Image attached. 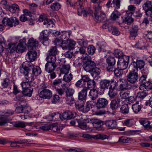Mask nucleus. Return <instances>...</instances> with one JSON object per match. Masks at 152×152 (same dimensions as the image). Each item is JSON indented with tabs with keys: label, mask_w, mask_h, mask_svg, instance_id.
Returning a JSON list of instances; mask_svg holds the SVG:
<instances>
[{
	"label": "nucleus",
	"mask_w": 152,
	"mask_h": 152,
	"mask_svg": "<svg viewBox=\"0 0 152 152\" xmlns=\"http://www.w3.org/2000/svg\"><path fill=\"white\" fill-rule=\"evenodd\" d=\"M28 42L29 51L26 54L27 57V62L31 63L36 58L37 53L36 50L38 46V42L31 38L29 39Z\"/></svg>",
	"instance_id": "f257e3e1"
},
{
	"label": "nucleus",
	"mask_w": 152,
	"mask_h": 152,
	"mask_svg": "<svg viewBox=\"0 0 152 152\" xmlns=\"http://www.w3.org/2000/svg\"><path fill=\"white\" fill-rule=\"evenodd\" d=\"M48 85L46 83H42L40 85L42 90L39 94L41 98L45 99H50L52 96L51 91L48 89Z\"/></svg>",
	"instance_id": "f03ea898"
},
{
	"label": "nucleus",
	"mask_w": 152,
	"mask_h": 152,
	"mask_svg": "<svg viewBox=\"0 0 152 152\" xmlns=\"http://www.w3.org/2000/svg\"><path fill=\"white\" fill-rule=\"evenodd\" d=\"M129 72L126 76V79L130 84H135L137 81L138 79V75L137 69H129Z\"/></svg>",
	"instance_id": "7ed1b4c3"
},
{
	"label": "nucleus",
	"mask_w": 152,
	"mask_h": 152,
	"mask_svg": "<svg viewBox=\"0 0 152 152\" xmlns=\"http://www.w3.org/2000/svg\"><path fill=\"white\" fill-rule=\"evenodd\" d=\"M23 66L24 68H27V70H28L31 71V69L33 75L35 76L38 75L41 73L42 71L40 68L39 66H34L31 63L28 62H23Z\"/></svg>",
	"instance_id": "20e7f679"
},
{
	"label": "nucleus",
	"mask_w": 152,
	"mask_h": 152,
	"mask_svg": "<svg viewBox=\"0 0 152 152\" xmlns=\"http://www.w3.org/2000/svg\"><path fill=\"white\" fill-rule=\"evenodd\" d=\"M2 24H0V28H4V26L5 25V22L6 25L10 27L13 26H15L19 23L18 20L16 17H12L11 18H4L2 20Z\"/></svg>",
	"instance_id": "39448f33"
},
{
	"label": "nucleus",
	"mask_w": 152,
	"mask_h": 152,
	"mask_svg": "<svg viewBox=\"0 0 152 152\" xmlns=\"http://www.w3.org/2000/svg\"><path fill=\"white\" fill-rule=\"evenodd\" d=\"M38 21L40 22H43V24L46 26V28L53 27V26H55L54 24L55 22V20L54 19L50 20L47 19L45 16L43 15H40L39 16Z\"/></svg>",
	"instance_id": "423d86ee"
},
{
	"label": "nucleus",
	"mask_w": 152,
	"mask_h": 152,
	"mask_svg": "<svg viewBox=\"0 0 152 152\" xmlns=\"http://www.w3.org/2000/svg\"><path fill=\"white\" fill-rule=\"evenodd\" d=\"M129 59L128 56H124L123 58H119L117 62L118 68L122 70L126 69L128 66Z\"/></svg>",
	"instance_id": "0eeeda50"
},
{
	"label": "nucleus",
	"mask_w": 152,
	"mask_h": 152,
	"mask_svg": "<svg viewBox=\"0 0 152 152\" xmlns=\"http://www.w3.org/2000/svg\"><path fill=\"white\" fill-rule=\"evenodd\" d=\"M24 67L23 66V63L22 64V67L20 69V72L25 75V77L27 82H31L34 80V75L32 74L31 73H29V72L30 71L28 70L27 68Z\"/></svg>",
	"instance_id": "6e6552de"
},
{
	"label": "nucleus",
	"mask_w": 152,
	"mask_h": 152,
	"mask_svg": "<svg viewBox=\"0 0 152 152\" xmlns=\"http://www.w3.org/2000/svg\"><path fill=\"white\" fill-rule=\"evenodd\" d=\"M107 64V71L111 72L114 69L116 63V60L114 57L110 56L106 60Z\"/></svg>",
	"instance_id": "1a4fd4ad"
},
{
	"label": "nucleus",
	"mask_w": 152,
	"mask_h": 152,
	"mask_svg": "<svg viewBox=\"0 0 152 152\" xmlns=\"http://www.w3.org/2000/svg\"><path fill=\"white\" fill-rule=\"evenodd\" d=\"M97 109H103L106 107L108 104V101L105 98H99L95 102Z\"/></svg>",
	"instance_id": "9d476101"
},
{
	"label": "nucleus",
	"mask_w": 152,
	"mask_h": 152,
	"mask_svg": "<svg viewBox=\"0 0 152 152\" xmlns=\"http://www.w3.org/2000/svg\"><path fill=\"white\" fill-rule=\"evenodd\" d=\"M145 65V61L142 60H138L136 61L132 62L129 65V69H137L138 72V68L141 69L144 67Z\"/></svg>",
	"instance_id": "9b49d317"
},
{
	"label": "nucleus",
	"mask_w": 152,
	"mask_h": 152,
	"mask_svg": "<svg viewBox=\"0 0 152 152\" xmlns=\"http://www.w3.org/2000/svg\"><path fill=\"white\" fill-rule=\"evenodd\" d=\"M120 84L119 89L121 91H124L131 89V86L127 79H120Z\"/></svg>",
	"instance_id": "f8f14e48"
},
{
	"label": "nucleus",
	"mask_w": 152,
	"mask_h": 152,
	"mask_svg": "<svg viewBox=\"0 0 152 152\" xmlns=\"http://www.w3.org/2000/svg\"><path fill=\"white\" fill-rule=\"evenodd\" d=\"M122 100L120 98H115L111 101L110 103V108L113 111L119 108L122 104Z\"/></svg>",
	"instance_id": "ddd939ff"
},
{
	"label": "nucleus",
	"mask_w": 152,
	"mask_h": 152,
	"mask_svg": "<svg viewBox=\"0 0 152 152\" xmlns=\"http://www.w3.org/2000/svg\"><path fill=\"white\" fill-rule=\"evenodd\" d=\"M116 82L112 80L110 81L109 80L103 79L100 80V86L101 91H104L106 89H107L109 86H111L112 83Z\"/></svg>",
	"instance_id": "4468645a"
},
{
	"label": "nucleus",
	"mask_w": 152,
	"mask_h": 152,
	"mask_svg": "<svg viewBox=\"0 0 152 152\" xmlns=\"http://www.w3.org/2000/svg\"><path fill=\"white\" fill-rule=\"evenodd\" d=\"M116 84V82L112 83L111 86H110L109 88L108 95L111 99L114 98L117 95V91L115 88Z\"/></svg>",
	"instance_id": "2eb2a0df"
},
{
	"label": "nucleus",
	"mask_w": 152,
	"mask_h": 152,
	"mask_svg": "<svg viewBox=\"0 0 152 152\" xmlns=\"http://www.w3.org/2000/svg\"><path fill=\"white\" fill-rule=\"evenodd\" d=\"M96 64L91 60H87L84 62L83 66L86 71L90 72L94 67L95 66Z\"/></svg>",
	"instance_id": "dca6fc26"
},
{
	"label": "nucleus",
	"mask_w": 152,
	"mask_h": 152,
	"mask_svg": "<svg viewBox=\"0 0 152 152\" xmlns=\"http://www.w3.org/2000/svg\"><path fill=\"white\" fill-rule=\"evenodd\" d=\"M88 90V88L84 87L78 93V99L79 100L82 101V102H83V103L86 101Z\"/></svg>",
	"instance_id": "f3484780"
},
{
	"label": "nucleus",
	"mask_w": 152,
	"mask_h": 152,
	"mask_svg": "<svg viewBox=\"0 0 152 152\" xmlns=\"http://www.w3.org/2000/svg\"><path fill=\"white\" fill-rule=\"evenodd\" d=\"M90 102H87L85 106L84 105L85 102H84V103H83V102H82L81 103V104H78L76 106V107L80 111L84 113H87L90 110L91 107Z\"/></svg>",
	"instance_id": "a211bd4d"
},
{
	"label": "nucleus",
	"mask_w": 152,
	"mask_h": 152,
	"mask_svg": "<svg viewBox=\"0 0 152 152\" xmlns=\"http://www.w3.org/2000/svg\"><path fill=\"white\" fill-rule=\"evenodd\" d=\"M132 14V12L129 11H127L125 16L121 17L122 22L127 24H130L133 21V19L131 17Z\"/></svg>",
	"instance_id": "6ab92c4d"
},
{
	"label": "nucleus",
	"mask_w": 152,
	"mask_h": 152,
	"mask_svg": "<svg viewBox=\"0 0 152 152\" xmlns=\"http://www.w3.org/2000/svg\"><path fill=\"white\" fill-rule=\"evenodd\" d=\"M64 43L65 44V46H62V48L63 50L67 49V48L69 50L72 49L76 44L75 41L69 39L64 41Z\"/></svg>",
	"instance_id": "aec40b11"
},
{
	"label": "nucleus",
	"mask_w": 152,
	"mask_h": 152,
	"mask_svg": "<svg viewBox=\"0 0 152 152\" xmlns=\"http://www.w3.org/2000/svg\"><path fill=\"white\" fill-rule=\"evenodd\" d=\"M91 121L95 127L98 130H103L104 129L102 127L103 124V122L97 119L92 118L91 119Z\"/></svg>",
	"instance_id": "412c9836"
},
{
	"label": "nucleus",
	"mask_w": 152,
	"mask_h": 152,
	"mask_svg": "<svg viewBox=\"0 0 152 152\" xmlns=\"http://www.w3.org/2000/svg\"><path fill=\"white\" fill-rule=\"evenodd\" d=\"M60 118L62 120L70 119L74 117L73 114L71 111L67 110L61 114Z\"/></svg>",
	"instance_id": "4be33fe9"
},
{
	"label": "nucleus",
	"mask_w": 152,
	"mask_h": 152,
	"mask_svg": "<svg viewBox=\"0 0 152 152\" xmlns=\"http://www.w3.org/2000/svg\"><path fill=\"white\" fill-rule=\"evenodd\" d=\"M94 15L96 20L98 22H103L107 20L105 13L102 11Z\"/></svg>",
	"instance_id": "5701e85b"
},
{
	"label": "nucleus",
	"mask_w": 152,
	"mask_h": 152,
	"mask_svg": "<svg viewBox=\"0 0 152 152\" xmlns=\"http://www.w3.org/2000/svg\"><path fill=\"white\" fill-rule=\"evenodd\" d=\"M8 121L7 115H0V126H4L5 124L11 126L12 124L9 123Z\"/></svg>",
	"instance_id": "b1692460"
},
{
	"label": "nucleus",
	"mask_w": 152,
	"mask_h": 152,
	"mask_svg": "<svg viewBox=\"0 0 152 152\" xmlns=\"http://www.w3.org/2000/svg\"><path fill=\"white\" fill-rule=\"evenodd\" d=\"M56 64L47 63L45 66V70L48 72H51L57 67Z\"/></svg>",
	"instance_id": "393cba45"
},
{
	"label": "nucleus",
	"mask_w": 152,
	"mask_h": 152,
	"mask_svg": "<svg viewBox=\"0 0 152 152\" xmlns=\"http://www.w3.org/2000/svg\"><path fill=\"white\" fill-rule=\"evenodd\" d=\"M62 80L61 79H58L55 80L52 83L53 87L55 89L59 87L60 85L61 86L63 87L66 86V84L65 83H62Z\"/></svg>",
	"instance_id": "a878e982"
},
{
	"label": "nucleus",
	"mask_w": 152,
	"mask_h": 152,
	"mask_svg": "<svg viewBox=\"0 0 152 152\" xmlns=\"http://www.w3.org/2000/svg\"><path fill=\"white\" fill-rule=\"evenodd\" d=\"M39 39L40 42H42L43 45L45 46L48 45L50 41L47 37L45 35H40Z\"/></svg>",
	"instance_id": "bb28decb"
},
{
	"label": "nucleus",
	"mask_w": 152,
	"mask_h": 152,
	"mask_svg": "<svg viewBox=\"0 0 152 152\" xmlns=\"http://www.w3.org/2000/svg\"><path fill=\"white\" fill-rule=\"evenodd\" d=\"M89 96L92 100H95L98 97L97 90L95 89H91L89 92Z\"/></svg>",
	"instance_id": "cd10ccee"
},
{
	"label": "nucleus",
	"mask_w": 152,
	"mask_h": 152,
	"mask_svg": "<svg viewBox=\"0 0 152 152\" xmlns=\"http://www.w3.org/2000/svg\"><path fill=\"white\" fill-rule=\"evenodd\" d=\"M25 42L26 39L25 38H23L22 40L21 39L20 40V52L23 53L27 50Z\"/></svg>",
	"instance_id": "c85d7f7f"
},
{
	"label": "nucleus",
	"mask_w": 152,
	"mask_h": 152,
	"mask_svg": "<svg viewBox=\"0 0 152 152\" xmlns=\"http://www.w3.org/2000/svg\"><path fill=\"white\" fill-rule=\"evenodd\" d=\"M102 2L96 3L94 4L93 8L94 10V15L102 11L101 10L102 7Z\"/></svg>",
	"instance_id": "c756f323"
},
{
	"label": "nucleus",
	"mask_w": 152,
	"mask_h": 152,
	"mask_svg": "<svg viewBox=\"0 0 152 152\" xmlns=\"http://www.w3.org/2000/svg\"><path fill=\"white\" fill-rule=\"evenodd\" d=\"M105 124L110 128L112 129H115L117 127L116 122L114 120H108L106 122Z\"/></svg>",
	"instance_id": "7c9ffc66"
},
{
	"label": "nucleus",
	"mask_w": 152,
	"mask_h": 152,
	"mask_svg": "<svg viewBox=\"0 0 152 152\" xmlns=\"http://www.w3.org/2000/svg\"><path fill=\"white\" fill-rule=\"evenodd\" d=\"M19 45V43L16 45V43H14L13 44H9L8 45V47L11 52H12L16 50L17 53H19V49L18 48Z\"/></svg>",
	"instance_id": "2f4dec72"
},
{
	"label": "nucleus",
	"mask_w": 152,
	"mask_h": 152,
	"mask_svg": "<svg viewBox=\"0 0 152 152\" xmlns=\"http://www.w3.org/2000/svg\"><path fill=\"white\" fill-rule=\"evenodd\" d=\"M50 130L58 133L61 132L63 129L62 126H58L55 124L53 123L50 124Z\"/></svg>",
	"instance_id": "473e14b6"
},
{
	"label": "nucleus",
	"mask_w": 152,
	"mask_h": 152,
	"mask_svg": "<svg viewBox=\"0 0 152 152\" xmlns=\"http://www.w3.org/2000/svg\"><path fill=\"white\" fill-rule=\"evenodd\" d=\"M82 1V5L80 6V2L79 1L80 8H78L77 9L78 14L80 16H81L83 14V16L86 17L88 14V13L87 11L82 8L83 4Z\"/></svg>",
	"instance_id": "72a5a7b5"
},
{
	"label": "nucleus",
	"mask_w": 152,
	"mask_h": 152,
	"mask_svg": "<svg viewBox=\"0 0 152 152\" xmlns=\"http://www.w3.org/2000/svg\"><path fill=\"white\" fill-rule=\"evenodd\" d=\"M100 71L101 70L99 68L94 67L90 72L93 77H95L99 74Z\"/></svg>",
	"instance_id": "f704fd0d"
},
{
	"label": "nucleus",
	"mask_w": 152,
	"mask_h": 152,
	"mask_svg": "<svg viewBox=\"0 0 152 152\" xmlns=\"http://www.w3.org/2000/svg\"><path fill=\"white\" fill-rule=\"evenodd\" d=\"M120 112L124 114H127L129 112V108L128 104L123 105L120 108Z\"/></svg>",
	"instance_id": "c9c22d12"
},
{
	"label": "nucleus",
	"mask_w": 152,
	"mask_h": 152,
	"mask_svg": "<svg viewBox=\"0 0 152 152\" xmlns=\"http://www.w3.org/2000/svg\"><path fill=\"white\" fill-rule=\"evenodd\" d=\"M58 52V50L56 46L51 47L50 49L48 51V55L56 56Z\"/></svg>",
	"instance_id": "e433bc0d"
},
{
	"label": "nucleus",
	"mask_w": 152,
	"mask_h": 152,
	"mask_svg": "<svg viewBox=\"0 0 152 152\" xmlns=\"http://www.w3.org/2000/svg\"><path fill=\"white\" fill-rule=\"evenodd\" d=\"M140 123L146 129L152 128V126L150 125V122L147 120H142L140 121Z\"/></svg>",
	"instance_id": "4c0bfd02"
},
{
	"label": "nucleus",
	"mask_w": 152,
	"mask_h": 152,
	"mask_svg": "<svg viewBox=\"0 0 152 152\" xmlns=\"http://www.w3.org/2000/svg\"><path fill=\"white\" fill-rule=\"evenodd\" d=\"M46 60L47 63L56 64V58L55 56L48 55L46 58Z\"/></svg>",
	"instance_id": "58836bf2"
},
{
	"label": "nucleus",
	"mask_w": 152,
	"mask_h": 152,
	"mask_svg": "<svg viewBox=\"0 0 152 152\" xmlns=\"http://www.w3.org/2000/svg\"><path fill=\"white\" fill-rule=\"evenodd\" d=\"M19 8L18 6L16 4H12L11 6L7 5V9L12 13H15L16 10Z\"/></svg>",
	"instance_id": "ea45409f"
},
{
	"label": "nucleus",
	"mask_w": 152,
	"mask_h": 152,
	"mask_svg": "<svg viewBox=\"0 0 152 152\" xmlns=\"http://www.w3.org/2000/svg\"><path fill=\"white\" fill-rule=\"evenodd\" d=\"M121 15V14L117 10H115L112 13L110 16L111 19L115 20L118 18Z\"/></svg>",
	"instance_id": "a19ab883"
},
{
	"label": "nucleus",
	"mask_w": 152,
	"mask_h": 152,
	"mask_svg": "<svg viewBox=\"0 0 152 152\" xmlns=\"http://www.w3.org/2000/svg\"><path fill=\"white\" fill-rule=\"evenodd\" d=\"M142 7L143 9L145 11V12L146 11L150 10V8H152V1H147L144 4Z\"/></svg>",
	"instance_id": "79ce46f5"
},
{
	"label": "nucleus",
	"mask_w": 152,
	"mask_h": 152,
	"mask_svg": "<svg viewBox=\"0 0 152 152\" xmlns=\"http://www.w3.org/2000/svg\"><path fill=\"white\" fill-rule=\"evenodd\" d=\"M70 69L69 64L63 65L60 70V72L62 73L66 74L68 72Z\"/></svg>",
	"instance_id": "37998d69"
},
{
	"label": "nucleus",
	"mask_w": 152,
	"mask_h": 152,
	"mask_svg": "<svg viewBox=\"0 0 152 152\" xmlns=\"http://www.w3.org/2000/svg\"><path fill=\"white\" fill-rule=\"evenodd\" d=\"M129 31L130 35V38L132 40L135 39V37L137 35V29H130Z\"/></svg>",
	"instance_id": "c03bdc74"
},
{
	"label": "nucleus",
	"mask_w": 152,
	"mask_h": 152,
	"mask_svg": "<svg viewBox=\"0 0 152 152\" xmlns=\"http://www.w3.org/2000/svg\"><path fill=\"white\" fill-rule=\"evenodd\" d=\"M142 42H138L135 45V47L136 48H138L140 50H148V47L143 45Z\"/></svg>",
	"instance_id": "a18cd8bd"
},
{
	"label": "nucleus",
	"mask_w": 152,
	"mask_h": 152,
	"mask_svg": "<svg viewBox=\"0 0 152 152\" xmlns=\"http://www.w3.org/2000/svg\"><path fill=\"white\" fill-rule=\"evenodd\" d=\"M107 137L108 136L107 135L103 134H98L93 136V138L96 140L101 139L103 140L107 139Z\"/></svg>",
	"instance_id": "49530a36"
},
{
	"label": "nucleus",
	"mask_w": 152,
	"mask_h": 152,
	"mask_svg": "<svg viewBox=\"0 0 152 152\" xmlns=\"http://www.w3.org/2000/svg\"><path fill=\"white\" fill-rule=\"evenodd\" d=\"M115 56L118 59L120 58H123L124 56H126L124 55L122 51L119 50H116L115 51L114 53Z\"/></svg>",
	"instance_id": "de8ad7c7"
},
{
	"label": "nucleus",
	"mask_w": 152,
	"mask_h": 152,
	"mask_svg": "<svg viewBox=\"0 0 152 152\" xmlns=\"http://www.w3.org/2000/svg\"><path fill=\"white\" fill-rule=\"evenodd\" d=\"M61 5L58 2H55L52 4L50 8L53 10H58L60 9Z\"/></svg>",
	"instance_id": "09e8293b"
},
{
	"label": "nucleus",
	"mask_w": 152,
	"mask_h": 152,
	"mask_svg": "<svg viewBox=\"0 0 152 152\" xmlns=\"http://www.w3.org/2000/svg\"><path fill=\"white\" fill-rule=\"evenodd\" d=\"M141 106L137 104H134L132 106V109L135 113H137L139 112L141 109Z\"/></svg>",
	"instance_id": "8fccbe9b"
},
{
	"label": "nucleus",
	"mask_w": 152,
	"mask_h": 152,
	"mask_svg": "<svg viewBox=\"0 0 152 152\" xmlns=\"http://www.w3.org/2000/svg\"><path fill=\"white\" fill-rule=\"evenodd\" d=\"M22 92L23 95L30 97L31 96L32 91L30 89L27 88L22 90Z\"/></svg>",
	"instance_id": "3c124183"
},
{
	"label": "nucleus",
	"mask_w": 152,
	"mask_h": 152,
	"mask_svg": "<svg viewBox=\"0 0 152 152\" xmlns=\"http://www.w3.org/2000/svg\"><path fill=\"white\" fill-rule=\"evenodd\" d=\"M26 101L23 100V101H20V111H21V113L23 112V111L25 110L26 108Z\"/></svg>",
	"instance_id": "603ef678"
},
{
	"label": "nucleus",
	"mask_w": 152,
	"mask_h": 152,
	"mask_svg": "<svg viewBox=\"0 0 152 152\" xmlns=\"http://www.w3.org/2000/svg\"><path fill=\"white\" fill-rule=\"evenodd\" d=\"M96 83L94 80H90L87 82V87L88 88V90L90 88H94L95 87Z\"/></svg>",
	"instance_id": "864d4df0"
},
{
	"label": "nucleus",
	"mask_w": 152,
	"mask_h": 152,
	"mask_svg": "<svg viewBox=\"0 0 152 152\" xmlns=\"http://www.w3.org/2000/svg\"><path fill=\"white\" fill-rule=\"evenodd\" d=\"M72 79V75L71 73L68 75L66 74H65L64 76L63 80L67 83L71 81Z\"/></svg>",
	"instance_id": "5fc2aeb1"
},
{
	"label": "nucleus",
	"mask_w": 152,
	"mask_h": 152,
	"mask_svg": "<svg viewBox=\"0 0 152 152\" xmlns=\"http://www.w3.org/2000/svg\"><path fill=\"white\" fill-rule=\"evenodd\" d=\"M120 0H113L111 5L116 9H118L120 6Z\"/></svg>",
	"instance_id": "6e6d98bb"
},
{
	"label": "nucleus",
	"mask_w": 152,
	"mask_h": 152,
	"mask_svg": "<svg viewBox=\"0 0 152 152\" xmlns=\"http://www.w3.org/2000/svg\"><path fill=\"white\" fill-rule=\"evenodd\" d=\"M65 41H64V42ZM64 41H63V39L61 38H56L54 40V42L55 44L56 45H61V47L64 46V45L63 43Z\"/></svg>",
	"instance_id": "4d7b16f0"
},
{
	"label": "nucleus",
	"mask_w": 152,
	"mask_h": 152,
	"mask_svg": "<svg viewBox=\"0 0 152 152\" xmlns=\"http://www.w3.org/2000/svg\"><path fill=\"white\" fill-rule=\"evenodd\" d=\"M132 140L130 138L122 136L119 138V141L122 142L126 143L129 142V141H131Z\"/></svg>",
	"instance_id": "13d9d810"
},
{
	"label": "nucleus",
	"mask_w": 152,
	"mask_h": 152,
	"mask_svg": "<svg viewBox=\"0 0 152 152\" xmlns=\"http://www.w3.org/2000/svg\"><path fill=\"white\" fill-rule=\"evenodd\" d=\"M95 48L93 45L89 46L87 48V52L89 54L91 55H93L95 52Z\"/></svg>",
	"instance_id": "bf43d9fd"
},
{
	"label": "nucleus",
	"mask_w": 152,
	"mask_h": 152,
	"mask_svg": "<svg viewBox=\"0 0 152 152\" xmlns=\"http://www.w3.org/2000/svg\"><path fill=\"white\" fill-rule=\"evenodd\" d=\"M75 92L74 90L72 88H67L66 91V95L67 97H71Z\"/></svg>",
	"instance_id": "052dcab7"
},
{
	"label": "nucleus",
	"mask_w": 152,
	"mask_h": 152,
	"mask_svg": "<svg viewBox=\"0 0 152 152\" xmlns=\"http://www.w3.org/2000/svg\"><path fill=\"white\" fill-rule=\"evenodd\" d=\"M124 91H121L120 94V96L121 99H127L129 97V94Z\"/></svg>",
	"instance_id": "680f3d73"
},
{
	"label": "nucleus",
	"mask_w": 152,
	"mask_h": 152,
	"mask_svg": "<svg viewBox=\"0 0 152 152\" xmlns=\"http://www.w3.org/2000/svg\"><path fill=\"white\" fill-rule=\"evenodd\" d=\"M77 43L80 46L85 48L88 45L87 41H85L84 40H79Z\"/></svg>",
	"instance_id": "e2e57ef3"
},
{
	"label": "nucleus",
	"mask_w": 152,
	"mask_h": 152,
	"mask_svg": "<svg viewBox=\"0 0 152 152\" xmlns=\"http://www.w3.org/2000/svg\"><path fill=\"white\" fill-rule=\"evenodd\" d=\"M79 127L82 129L87 130L89 128L86 123L81 122L79 124Z\"/></svg>",
	"instance_id": "0e129e2a"
},
{
	"label": "nucleus",
	"mask_w": 152,
	"mask_h": 152,
	"mask_svg": "<svg viewBox=\"0 0 152 152\" xmlns=\"http://www.w3.org/2000/svg\"><path fill=\"white\" fill-rule=\"evenodd\" d=\"M145 86V89L147 90L152 89V83L149 81L146 82L145 83H144Z\"/></svg>",
	"instance_id": "69168bd1"
},
{
	"label": "nucleus",
	"mask_w": 152,
	"mask_h": 152,
	"mask_svg": "<svg viewBox=\"0 0 152 152\" xmlns=\"http://www.w3.org/2000/svg\"><path fill=\"white\" fill-rule=\"evenodd\" d=\"M59 97L58 95H54L51 99V102L53 104H56L59 100Z\"/></svg>",
	"instance_id": "338daca9"
},
{
	"label": "nucleus",
	"mask_w": 152,
	"mask_h": 152,
	"mask_svg": "<svg viewBox=\"0 0 152 152\" xmlns=\"http://www.w3.org/2000/svg\"><path fill=\"white\" fill-rule=\"evenodd\" d=\"M147 94L145 92L142 91L137 94V96L141 99H143L147 95Z\"/></svg>",
	"instance_id": "774afa93"
}]
</instances>
